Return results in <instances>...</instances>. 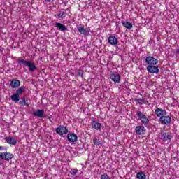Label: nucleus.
Listing matches in <instances>:
<instances>
[{
    "mask_svg": "<svg viewBox=\"0 0 179 179\" xmlns=\"http://www.w3.org/2000/svg\"><path fill=\"white\" fill-rule=\"evenodd\" d=\"M17 63L20 65L23 64L24 66H26L27 68H29V71L30 72H34L37 69V67H36V64L31 61H26L24 59H20L17 61Z\"/></svg>",
    "mask_w": 179,
    "mask_h": 179,
    "instance_id": "nucleus-1",
    "label": "nucleus"
},
{
    "mask_svg": "<svg viewBox=\"0 0 179 179\" xmlns=\"http://www.w3.org/2000/svg\"><path fill=\"white\" fill-rule=\"evenodd\" d=\"M136 115H137L141 124H143V125H145V127H146V125L149 124V119L142 112L139 110L136 111Z\"/></svg>",
    "mask_w": 179,
    "mask_h": 179,
    "instance_id": "nucleus-2",
    "label": "nucleus"
},
{
    "mask_svg": "<svg viewBox=\"0 0 179 179\" xmlns=\"http://www.w3.org/2000/svg\"><path fill=\"white\" fill-rule=\"evenodd\" d=\"M91 127L94 131H101V128H103V125L100 123V121L94 119L91 122Z\"/></svg>",
    "mask_w": 179,
    "mask_h": 179,
    "instance_id": "nucleus-3",
    "label": "nucleus"
},
{
    "mask_svg": "<svg viewBox=\"0 0 179 179\" xmlns=\"http://www.w3.org/2000/svg\"><path fill=\"white\" fill-rule=\"evenodd\" d=\"M146 69L149 73L157 74L160 72L159 67L156 66V65H148Z\"/></svg>",
    "mask_w": 179,
    "mask_h": 179,
    "instance_id": "nucleus-4",
    "label": "nucleus"
},
{
    "mask_svg": "<svg viewBox=\"0 0 179 179\" xmlns=\"http://www.w3.org/2000/svg\"><path fill=\"white\" fill-rule=\"evenodd\" d=\"M147 65H157L159 64V60L154 57L148 56L145 58Z\"/></svg>",
    "mask_w": 179,
    "mask_h": 179,
    "instance_id": "nucleus-5",
    "label": "nucleus"
},
{
    "mask_svg": "<svg viewBox=\"0 0 179 179\" xmlns=\"http://www.w3.org/2000/svg\"><path fill=\"white\" fill-rule=\"evenodd\" d=\"M13 157V155L10 152L0 153V158L2 159V160H6L7 162H9V160H12Z\"/></svg>",
    "mask_w": 179,
    "mask_h": 179,
    "instance_id": "nucleus-6",
    "label": "nucleus"
},
{
    "mask_svg": "<svg viewBox=\"0 0 179 179\" xmlns=\"http://www.w3.org/2000/svg\"><path fill=\"white\" fill-rule=\"evenodd\" d=\"M159 121L162 125H167V124H170L171 122V117L164 115L159 117Z\"/></svg>",
    "mask_w": 179,
    "mask_h": 179,
    "instance_id": "nucleus-7",
    "label": "nucleus"
},
{
    "mask_svg": "<svg viewBox=\"0 0 179 179\" xmlns=\"http://www.w3.org/2000/svg\"><path fill=\"white\" fill-rule=\"evenodd\" d=\"M110 79L115 83H120L121 82V76L118 73H112L110 74Z\"/></svg>",
    "mask_w": 179,
    "mask_h": 179,
    "instance_id": "nucleus-8",
    "label": "nucleus"
},
{
    "mask_svg": "<svg viewBox=\"0 0 179 179\" xmlns=\"http://www.w3.org/2000/svg\"><path fill=\"white\" fill-rule=\"evenodd\" d=\"M136 135H145L146 134V129L142 125L136 126L135 128Z\"/></svg>",
    "mask_w": 179,
    "mask_h": 179,
    "instance_id": "nucleus-9",
    "label": "nucleus"
},
{
    "mask_svg": "<svg viewBox=\"0 0 179 179\" xmlns=\"http://www.w3.org/2000/svg\"><path fill=\"white\" fill-rule=\"evenodd\" d=\"M155 114L159 118H162V117L167 115V111H166V110H163L160 108H157V109L155 111Z\"/></svg>",
    "mask_w": 179,
    "mask_h": 179,
    "instance_id": "nucleus-10",
    "label": "nucleus"
},
{
    "mask_svg": "<svg viewBox=\"0 0 179 179\" xmlns=\"http://www.w3.org/2000/svg\"><path fill=\"white\" fill-rule=\"evenodd\" d=\"M56 133L60 136L66 135L68 134V129L64 126H60L56 129Z\"/></svg>",
    "mask_w": 179,
    "mask_h": 179,
    "instance_id": "nucleus-11",
    "label": "nucleus"
},
{
    "mask_svg": "<svg viewBox=\"0 0 179 179\" xmlns=\"http://www.w3.org/2000/svg\"><path fill=\"white\" fill-rule=\"evenodd\" d=\"M108 43H109L110 45L115 47V45L118 44V39L114 36H110L108 38Z\"/></svg>",
    "mask_w": 179,
    "mask_h": 179,
    "instance_id": "nucleus-12",
    "label": "nucleus"
},
{
    "mask_svg": "<svg viewBox=\"0 0 179 179\" xmlns=\"http://www.w3.org/2000/svg\"><path fill=\"white\" fill-rule=\"evenodd\" d=\"M161 139L162 141H171L173 139V135L170 133L163 132L161 134Z\"/></svg>",
    "mask_w": 179,
    "mask_h": 179,
    "instance_id": "nucleus-13",
    "label": "nucleus"
},
{
    "mask_svg": "<svg viewBox=\"0 0 179 179\" xmlns=\"http://www.w3.org/2000/svg\"><path fill=\"white\" fill-rule=\"evenodd\" d=\"M5 141L8 143V145H13L14 146L17 143V140L12 137H6Z\"/></svg>",
    "mask_w": 179,
    "mask_h": 179,
    "instance_id": "nucleus-14",
    "label": "nucleus"
},
{
    "mask_svg": "<svg viewBox=\"0 0 179 179\" xmlns=\"http://www.w3.org/2000/svg\"><path fill=\"white\" fill-rule=\"evenodd\" d=\"M69 142H76L78 141V136L75 134H69L67 135Z\"/></svg>",
    "mask_w": 179,
    "mask_h": 179,
    "instance_id": "nucleus-15",
    "label": "nucleus"
},
{
    "mask_svg": "<svg viewBox=\"0 0 179 179\" xmlns=\"http://www.w3.org/2000/svg\"><path fill=\"white\" fill-rule=\"evenodd\" d=\"M33 115H35V117L43 118L44 117V110L38 109L36 111L33 112Z\"/></svg>",
    "mask_w": 179,
    "mask_h": 179,
    "instance_id": "nucleus-16",
    "label": "nucleus"
},
{
    "mask_svg": "<svg viewBox=\"0 0 179 179\" xmlns=\"http://www.w3.org/2000/svg\"><path fill=\"white\" fill-rule=\"evenodd\" d=\"M78 31L80 33V34H83V36H89L90 30L85 29L83 27H78Z\"/></svg>",
    "mask_w": 179,
    "mask_h": 179,
    "instance_id": "nucleus-17",
    "label": "nucleus"
},
{
    "mask_svg": "<svg viewBox=\"0 0 179 179\" xmlns=\"http://www.w3.org/2000/svg\"><path fill=\"white\" fill-rule=\"evenodd\" d=\"M10 86L13 89H17L20 86V81L17 80H13L10 82Z\"/></svg>",
    "mask_w": 179,
    "mask_h": 179,
    "instance_id": "nucleus-18",
    "label": "nucleus"
},
{
    "mask_svg": "<svg viewBox=\"0 0 179 179\" xmlns=\"http://www.w3.org/2000/svg\"><path fill=\"white\" fill-rule=\"evenodd\" d=\"M55 27L59 29V30H60V31H65L66 30H68V28H66L65 27V25H64V24H62L59 22H56L55 23Z\"/></svg>",
    "mask_w": 179,
    "mask_h": 179,
    "instance_id": "nucleus-19",
    "label": "nucleus"
},
{
    "mask_svg": "<svg viewBox=\"0 0 179 179\" xmlns=\"http://www.w3.org/2000/svg\"><path fill=\"white\" fill-rule=\"evenodd\" d=\"M123 27H125V29H128V30H131L134 26L132 25V23L127 21H122V23Z\"/></svg>",
    "mask_w": 179,
    "mask_h": 179,
    "instance_id": "nucleus-20",
    "label": "nucleus"
},
{
    "mask_svg": "<svg viewBox=\"0 0 179 179\" xmlns=\"http://www.w3.org/2000/svg\"><path fill=\"white\" fill-rule=\"evenodd\" d=\"M12 101L14 103H19V101L20 100V98L19 97V95L15 93L13 94L10 97Z\"/></svg>",
    "mask_w": 179,
    "mask_h": 179,
    "instance_id": "nucleus-21",
    "label": "nucleus"
},
{
    "mask_svg": "<svg viewBox=\"0 0 179 179\" xmlns=\"http://www.w3.org/2000/svg\"><path fill=\"white\" fill-rule=\"evenodd\" d=\"M136 178L137 179H146V175L145 174V172L141 171V172L137 173Z\"/></svg>",
    "mask_w": 179,
    "mask_h": 179,
    "instance_id": "nucleus-22",
    "label": "nucleus"
},
{
    "mask_svg": "<svg viewBox=\"0 0 179 179\" xmlns=\"http://www.w3.org/2000/svg\"><path fill=\"white\" fill-rule=\"evenodd\" d=\"M57 17H58V19H60V20L65 19V17H66V12L60 11L57 14Z\"/></svg>",
    "mask_w": 179,
    "mask_h": 179,
    "instance_id": "nucleus-23",
    "label": "nucleus"
},
{
    "mask_svg": "<svg viewBox=\"0 0 179 179\" xmlns=\"http://www.w3.org/2000/svg\"><path fill=\"white\" fill-rule=\"evenodd\" d=\"M19 104L21 105L22 107H24V106L29 107V102L26 101V99L24 98L22 99V101L19 102Z\"/></svg>",
    "mask_w": 179,
    "mask_h": 179,
    "instance_id": "nucleus-24",
    "label": "nucleus"
},
{
    "mask_svg": "<svg viewBox=\"0 0 179 179\" xmlns=\"http://www.w3.org/2000/svg\"><path fill=\"white\" fill-rule=\"evenodd\" d=\"M137 103L142 106V104H148V101L145 99L138 98L136 99Z\"/></svg>",
    "mask_w": 179,
    "mask_h": 179,
    "instance_id": "nucleus-25",
    "label": "nucleus"
},
{
    "mask_svg": "<svg viewBox=\"0 0 179 179\" xmlns=\"http://www.w3.org/2000/svg\"><path fill=\"white\" fill-rule=\"evenodd\" d=\"M24 90H26V87H22L16 90L15 94H17L19 96L20 94H22V93H23Z\"/></svg>",
    "mask_w": 179,
    "mask_h": 179,
    "instance_id": "nucleus-26",
    "label": "nucleus"
},
{
    "mask_svg": "<svg viewBox=\"0 0 179 179\" xmlns=\"http://www.w3.org/2000/svg\"><path fill=\"white\" fill-rule=\"evenodd\" d=\"M93 142L94 145H96V146H100L101 145L100 141H99V139H97L96 138H94Z\"/></svg>",
    "mask_w": 179,
    "mask_h": 179,
    "instance_id": "nucleus-27",
    "label": "nucleus"
},
{
    "mask_svg": "<svg viewBox=\"0 0 179 179\" xmlns=\"http://www.w3.org/2000/svg\"><path fill=\"white\" fill-rule=\"evenodd\" d=\"M101 179H111V177H110L107 173H103L101 175L100 177Z\"/></svg>",
    "mask_w": 179,
    "mask_h": 179,
    "instance_id": "nucleus-28",
    "label": "nucleus"
},
{
    "mask_svg": "<svg viewBox=\"0 0 179 179\" xmlns=\"http://www.w3.org/2000/svg\"><path fill=\"white\" fill-rule=\"evenodd\" d=\"M70 173L72 176H76V173H78V170L73 169L71 170Z\"/></svg>",
    "mask_w": 179,
    "mask_h": 179,
    "instance_id": "nucleus-29",
    "label": "nucleus"
},
{
    "mask_svg": "<svg viewBox=\"0 0 179 179\" xmlns=\"http://www.w3.org/2000/svg\"><path fill=\"white\" fill-rule=\"evenodd\" d=\"M45 1L47 3H50L51 2H54V0H45Z\"/></svg>",
    "mask_w": 179,
    "mask_h": 179,
    "instance_id": "nucleus-30",
    "label": "nucleus"
},
{
    "mask_svg": "<svg viewBox=\"0 0 179 179\" xmlns=\"http://www.w3.org/2000/svg\"><path fill=\"white\" fill-rule=\"evenodd\" d=\"M3 150H5V147L0 146V152H3Z\"/></svg>",
    "mask_w": 179,
    "mask_h": 179,
    "instance_id": "nucleus-31",
    "label": "nucleus"
}]
</instances>
